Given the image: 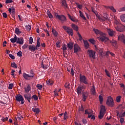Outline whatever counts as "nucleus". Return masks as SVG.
Instances as JSON below:
<instances>
[{
  "label": "nucleus",
  "instance_id": "obj_1",
  "mask_svg": "<svg viewBox=\"0 0 125 125\" xmlns=\"http://www.w3.org/2000/svg\"><path fill=\"white\" fill-rule=\"evenodd\" d=\"M30 75L27 73H23L22 77H23L24 79L26 80V81H31V80H33V79L35 78V73H34L33 69L30 71Z\"/></svg>",
  "mask_w": 125,
  "mask_h": 125
},
{
  "label": "nucleus",
  "instance_id": "obj_2",
  "mask_svg": "<svg viewBox=\"0 0 125 125\" xmlns=\"http://www.w3.org/2000/svg\"><path fill=\"white\" fill-rule=\"evenodd\" d=\"M98 41H101V42H107V41H110V39L108 37H106V35L104 33H102L99 37H97Z\"/></svg>",
  "mask_w": 125,
  "mask_h": 125
},
{
  "label": "nucleus",
  "instance_id": "obj_3",
  "mask_svg": "<svg viewBox=\"0 0 125 125\" xmlns=\"http://www.w3.org/2000/svg\"><path fill=\"white\" fill-rule=\"evenodd\" d=\"M105 113H106V109H105V106L102 105L101 106V110L100 112V114L98 116L99 119L100 120H102L103 119V117H104L105 115Z\"/></svg>",
  "mask_w": 125,
  "mask_h": 125
},
{
  "label": "nucleus",
  "instance_id": "obj_4",
  "mask_svg": "<svg viewBox=\"0 0 125 125\" xmlns=\"http://www.w3.org/2000/svg\"><path fill=\"white\" fill-rule=\"evenodd\" d=\"M106 105H107V106L109 107H114L115 103H114V100L113 99V97H112V96H110L107 97Z\"/></svg>",
  "mask_w": 125,
  "mask_h": 125
},
{
  "label": "nucleus",
  "instance_id": "obj_5",
  "mask_svg": "<svg viewBox=\"0 0 125 125\" xmlns=\"http://www.w3.org/2000/svg\"><path fill=\"white\" fill-rule=\"evenodd\" d=\"M55 16L57 19L60 20V21H61L62 23H64V22L67 21V18L63 15H59L58 13H55Z\"/></svg>",
  "mask_w": 125,
  "mask_h": 125
},
{
  "label": "nucleus",
  "instance_id": "obj_6",
  "mask_svg": "<svg viewBox=\"0 0 125 125\" xmlns=\"http://www.w3.org/2000/svg\"><path fill=\"white\" fill-rule=\"evenodd\" d=\"M62 29L65 31L66 33L68 35H70V36H74V31L70 27H68L65 25L62 26Z\"/></svg>",
  "mask_w": 125,
  "mask_h": 125
},
{
  "label": "nucleus",
  "instance_id": "obj_7",
  "mask_svg": "<svg viewBox=\"0 0 125 125\" xmlns=\"http://www.w3.org/2000/svg\"><path fill=\"white\" fill-rule=\"evenodd\" d=\"M80 82L84 83V84H88L86 77L84 75H82V74H80Z\"/></svg>",
  "mask_w": 125,
  "mask_h": 125
},
{
  "label": "nucleus",
  "instance_id": "obj_8",
  "mask_svg": "<svg viewBox=\"0 0 125 125\" xmlns=\"http://www.w3.org/2000/svg\"><path fill=\"white\" fill-rule=\"evenodd\" d=\"M15 97L16 101L18 102H21V105L24 104V98H23V96H22L21 94H18Z\"/></svg>",
  "mask_w": 125,
  "mask_h": 125
},
{
  "label": "nucleus",
  "instance_id": "obj_9",
  "mask_svg": "<svg viewBox=\"0 0 125 125\" xmlns=\"http://www.w3.org/2000/svg\"><path fill=\"white\" fill-rule=\"evenodd\" d=\"M115 28L118 32H125V26L122 24H120V26H115Z\"/></svg>",
  "mask_w": 125,
  "mask_h": 125
},
{
  "label": "nucleus",
  "instance_id": "obj_10",
  "mask_svg": "<svg viewBox=\"0 0 125 125\" xmlns=\"http://www.w3.org/2000/svg\"><path fill=\"white\" fill-rule=\"evenodd\" d=\"M87 52L88 53L90 58H93L95 59V51L92 50H88Z\"/></svg>",
  "mask_w": 125,
  "mask_h": 125
},
{
  "label": "nucleus",
  "instance_id": "obj_11",
  "mask_svg": "<svg viewBox=\"0 0 125 125\" xmlns=\"http://www.w3.org/2000/svg\"><path fill=\"white\" fill-rule=\"evenodd\" d=\"M82 97H83V102H85L86 101V99L88 97V92L86 91L83 92L82 94Z\"/></svg>",
  "mask_w": 125,
  "mask_h": 125
},
{
  "label": "nucleus",
  "instance_id": "obj_12",
  "mask_svg": "<svg viewBox=\"0 0 125 125\" xmlns=\"http://www.w3.org/2000/svg\"><path fill=\"white\" fill-rule=\"evenodd\" d=\"M74 53H78L81 50V48L78 44L76 43L74 45Z\"/></svg>",
  "mask_w": 125,
  "mask_h": 125
},
{
  "label": "nucleus",
  "instance_id": "obj_13",
  "mask_svg": "<svg viewBox=\"0 0 125 125\" xmlns=\"http://www.w3.org/2000/svg\"><path fill=\"white\" fill-rule=\"evenodd\" d=\"M24 97L25 100H27L28 102L31 103V99H32V95L31 94H26L24 95Z\"/></svg>",
  "mask_w": 125,
  "mask_h": 125
},
{
  "label": "nucleus",
  "instance_id": "obj_14",
  "mask_svg": "<svg viewBox=\"0 0 125 125\" xmlns=\"http://www.w3.org/2000/svg\"><path fill=\"white\" fill-rule=\"evenodd\" d=\"M17 43L21 44V45L24 43V38L23 37H18L17 40Z\"/></svg>",
  "mask_w": 125,
  "mask_h": 125
},
{
  "label": "nucleus",
  "instance_id": "obj_15",
  "mask_svg": "<svg viewBox=\"0 0 125 125\" xmlns=\"http://www.w3.org/2000/svg\"><path fill=\"white\" fill-rule=\"evenodd\" d=\"M83 86L81 85V86H79L76 90H77V93L78 95H80V94H82V92L83 91Z\"/></svg>",
  "mask_w": 125,
  "mask_h": 125
},
{
  "label": "nucleus",
  "instance_id": "obj_16",
  "mask_svg": "<svg viewBox=\"0 0 125 125\" xmlns=\"http://www.w3.org/2000/svg\"><path fill=\"white\" fill-rule=\"evenodd\" d=\"M118 41H121L125 44V36L124 34H120L118 37Z\"/></svg>",
  "mask_w": 125,
  "mask_h": 125
},
{
  "label": "nucleus",
  "instance_id": "obj_17",
  "mask_svg": "<svg viewBox=\"0 0 125 125\" xmlns=\"http://www.w3.org/2000/svg\"><path fill=\"white\" fill-rule=\"evenodd\" d=\"M67 48L68 50H72L73 49V47H74V42H69V43H67Z\"/></svg>",
  "mask_w": 125,
  "mask_h": 125
},
{
  "label": "nucleus",
  "instance_id": "obj_18",
  "mask_svg": "<svg viewBox=\"0 0 125 125\" xmlns=\"http://www.w3.org/2000/svg\"><path fill=\"white\" fill-rule=\"evenodd\" d=\"M107 33L110 37H113L114 35H115V32L112 29H107Z\"/></svg>",
  "mask_w": 125,
  "mask_h": 125
},
{
  "label": "nucleus",
  "instance_id": "obj_19",
  "mask_svg": "<svg viewBox=\"0 0 125 125\" xmlns=\"http://www.w3.org/2000/svg\"><path fill=\"white\" fill-rule=\"evenodd\" d=\"M104 7L106 8L107 9H110L111 11L113 12L114 13H115V12H117V10H115V8H114V6H105Z\"/></svg>",
  "mask_w": 125,
  "mask_h": 125
},
{
  "label": "nucleus",
  "instance_id": "obj_20",
  "mask_svg": "<svg viewBox=\"0 0 125 125\" xmlns=\"http://www.w3.org/2000/svg\"><path fill=\"white\" fill-rule=\"evenodd\" d=\"M104 7L106 8L107 9H110L111 11L113 12L114 13H115V12H117V10H115V8H114V6H105Z\"/></svg>",
  "mask_w": 125,
  "mask_h": 125
},
{
  "label": "nucleus",
  "instance_id": "obj_21",
  "mask_svg": "<svg viewBox=\"0 0 125 125\" xmlns=\"http://www.w3.org/2000/svg\"><path fill=\"white\" fill-rule=\"evenodd\" d=\"M109 41L110 43H111V44L112 45H113V46H114V47H116V46H117V41L114 40V39H113L112 40H108Z\"/></svg>",
  "mask_w": 125,
  "mask_h": 125
},
{
  "label": "nucleus",
  "instance_id": "obj_22",
  "mask_svg": "<svg viewBox=\"0 0 125 125\" xmlns=\"http://www.w3.org/2000/svg\"><path fill=\"white\" fill-rule=\"evenodd\" d=\"M24 90L26 93L30 92L31 91V86L29 84H27L26 87H24Z\"/></svg>",
  "mask_w": 125,
  "mask_h": 125
},
{
  "label": "nucleus",
  "instance_id": "obj_23",
  "mask_svg": "<svg viewBox=\"0 0 125 125\" xmlns=\"http://www.w3.org/2000/svg\"><path fill=\"white\" fill-rule=\"evenodd\" d=\"M91 92L92 95H95L96 94V90L95 89V86L93 85L92 88H91Z\"/></svg>",
  "mask_w": 125,
  "mask_h": 125
},
{
  "label": "nucleus",
  "instance_id": "obj_24",
  "mask_svg": "<svg viewBox=\"0 0 125 125\" xmlns=\"http://www.w3.org/2000/svg\"><path fill=\"white\" fill-rule=\"evenodd\" d=\"M28 48L29 50H30L31 51H36V49H39L38 48H36L35 46L31 45H30L28 46Z\"/></svg>",
  "mask_w": 125,
  "mask_h": 125
},
{
  "label": "nucleus",
  "instance_id": "obj_25",
  "mask_svg": "<svg viewBox=\"0 0 125 125\" xmlns=\"http://www.w3.org/2000/svg\"><path fill=\"white\" fill-rule=\"evenodd\" d=\"M71 27L74 31H76V32L79 31V26H78V25L73 23L71 24Z\"/></svg>",
  "mask_w": 125,
  "mask_h": 125
},
{
  "label": "nucleus",
  "instance_id": "obj_26",
  "mask_svg": "<svg viewBox=\"0 0 125 125\" xmlns=\"http://www.w3.org/2000/svg\"><path fill=\"white\" fill-rule=\"evenodd\" d=\"M93 30L94 33H96V35H100H100H102V33H103L101 31L96 28H93Z\"/></svg>",
  "mask_w": 125,
  "mask_h": 125
},
{
  "label": "nucleus",
  "instance_id": "obj_27",
  "mask_svg": "<svg viewBox=\"0 0 125 125\" xmlns=\"http://www.w3.org/2000/svg\"><path fill=\"white\" fill-rule=\"evenodd\" d=\"M114 24L116 25V26H120V25H122L121 23V21L119 19H115L114 20Z\"/></svg>",
  "mask_w": 125,
  "mask_h": 125
},
{
  "label": "nucleus",
  "instance_id": "obj_28",
  "mask_svg": "<svg viewBox=\"0 0 125 125\" xmlns=\"http://www.w3.org/2000/svg\"><path fill=\"white\" fill-rule=\"evenodd\" d=\"M83 42L85 48H88V47H89V43H88L87 41L83 40Z\"/></svg>",
  "mask_w": 125,
  "mask_h": 125
},
{
  "label": "nucleus",
  "instance_id": "obj_29",
  "mask_svg": "<svg viewBox=\"0 0 125 125\" xmlns=\"http://www.w3.org/2000/svg\"><path fill=\"white\" fill-rule=\"evenodd\" d=\"M10 42L12 43H14L15 42H17V36H16V35H15V37H14L13 38H11L10 39Z\"/></svg>",
  "mask_w": 125,
  "mask_h": 125
},
{
  "label": "nucleus",
  "instance_id": "obj_30",
  "mask_svg": "<svg viewBox=\"0 0 125 125\" xmlns=\"http://www.w3.org/2000/svg\"><path fill=\"white\" fill-rule=\"evenodd\" d=\"M62 6H64V7L67 8L68 5L67 4V2L66 0H62Z\"/></svg>",
  "mask_w": 125,
  "mask_h": 125
},
{
  "label": "nucleus",
  "instance_id": "obj_31",
  "mask_svg": "<svg viewBox=\"0 0 125 125\" xmlns=\"http://www.w3.org/2000/svg\"><path fill=\"white\" fill-rule=\"evenodd\" d=\"M46 83L47 84H48V85H53L54 82L51 79H49L48 81H46Z\"/></svg>",
  "mask_w": 125,
  "mask_h": 125
},
{
  "label": "nucleus",
  "instance_id": "obj_32",
  "mask_svg": "<svg viewBox=\"0 0 125 125\" xmlns=\"http://www.w3.org/2000/svg\"><path fill=\"white\" fill-rule=\"evenodd\" d=\"M15 34L18 35V36H19L20 34H21V33L22 32L20 30H19V28L16 27L15 29Z\"/></svg>",
  "mask_w": 125,
  "mask_h": 125
},
{
  "label": "nucleus",
  "instance_id": "obj_33",
  "mask_svg": "<svg viewBox=\"0 0 125 125\" xmlns=\"http://www.w3.org/2000/svg\"><path fill=\"white\" fill-rule=\"evenodd\" d=\"M32 111H33L34 113H36V114H39L40 112H41V110H40L39 108H32Z\"/></svg>",
  "mask_w": 125,
  "mask_h": 125
},
{
  "label": "nucleus",
  "instance_id": "obj_34",
  "mask_svg": "<svg viewBox=\"0 0 125 125\" xmlns=\"http://www.w3.org/2000/svg\"><path fill=\"white\" fill-rule=\"evenodd\" d=\"M93 111H92V110L87 109L85 110V114H92Z\"/></svg>",
  "mask_w": 125,
  "mask_h": 125
},
{
  "label": "nucleus",
  "instance_id": "obj_35",
  "mask_svg": "<svg viewBox=\"0 0 125 125\" xmlns=\"http://www.w3.org/2000/svg\"><path fill=\"white\" fill-rule=\"evenodd\" d=\"M47 14L50 19H52V18H53V16H52V14H51V13H50V11L49 10H47Z\"/></svg>",
  "mask_w": 125,
  "mask_h": 125
},
{
  "label": "nucleus",
  "instance_id": "obj_36",
  "mask_svg": "<svg viewBox=\"0 0 125 125\" xmlns=\"http://www.w3.org/2000/svg\"><path fill=\"white\" fill-rule=\"evenodd\" d=\"M62 50L63 51V54H65V51L67 50V45L65 43L62 45Z\"/></svg>",
  "mask_w": 125,
  "mask_h": 125
},
{
  "label": "nucleus",
  "instance_id": "obj_37",
  "mask_svg": "<svg viewBox=\"0 0 125 125\" xmlns=\"http://www.w3.org/2000/svg\"><path fill=\"white\" fill-rule=\"evenodd\" d=\"M79 13L81 17L83 19V20H86V18L83 15V12H82V11H79Z\"/></svg>",
  "mask_w": 125,
  "mask_h": 125
},
{
  "label": "nucleus",
  "instance_id": "obj_38",
  "mask_svg": "<svg viewBox=\"0 0 125 125\" xmlns=\"http://www.w3.org/2000/svg\"><path fill=\"white\" fill-rule=\"evenodd\" d=\"M120 19L122 22H124V23H125V14L121 15Z\"/></svg>",
  "mask_w": 125,
  "mask_h": 125
},
{
  "label": "nucleus",
  "instance_id": "obj_39",
  "mask_svg": "<svg viewBox=\"0 0 125 125\" xmlns=\"http://www.w3.org/2000/svg\"><path fill=\"white\" fill-rule=\"evenodd\" d=\"M52 33L54 35V37H57L58 36V33H57V31L55 29H52Z\"/></svg>",
  "mask_w": 125,
  "mask_h": 125
},
{
  "label": "nucleus",
  "instance_id": "obj_40",
  "mask_svg": "<svg viewBox=\"0 0 125 125\" xmlns=\"http://www.w3.org/2000/svg\"><path fill=\"white\" fill-rule=\"evenodd\" d=\"M25 28L26 29V31L28 32H30L31 31V29H32V27L31 26V25H28L25 26Z\"/></svg>",
  "mask_w": 125,
  "mask_h": 125
},
{
  "label": "nucleus",
  "instance_id": "obj_41",
  "mask_svg": "<svg viewBox=\"0 0 125 125\" xmlns=\"http://www.w3.org/2000/svg\"><path fill=\"white\" fill-rule=\"evenodd\" d=\"M67 15H68V18L70 20H71V21H72L73 22H75L76 21L75 20V18H74V17L71 16L69 14H68Z\"/></svg>",
  "mask_w": 125,
  "mask_h": 125
},
{
  "label": "nucleus",
  "instance_id": "obj_42",
  "mask_svg": "<svg viewBox=\"0 0 125 125\" xmlns=\"http://www.w3.org/2000/svg\"><path fill=\"white\" fill-rule=\"evenodd\" d=\"M99 98L100 104H102L103 103V101H104L103 97L101 95H100L99 97Z\"/></svg>",
  "mask_w": 125,
  "mask_h": 125
},
{
  "label": "nucleus",
  "instance_id": "obj_43",
  "mask_svg": "<svg viewBox=\"0 0 125 125\" xmlns=\"http://www.w3.org/2000/svg\"><path fill=\"white\" fill-rule=\"evenodd\" d=\"M11 67L14 69H17V64L15 62H12Z\"/></svg>",
  "mask_w": 125,
  "mask_h": 125
},
{
  "label": "nucleus",
  "instance_id": "obj_44",
  "mask_svg": "<svg viewBox=\"0 0 125 125\" xmlns=\"http://www.w3.org/2000/svg\"><path fill=\"white\" fill-rule=\"evenodd\" d=\"M122 98V96H118L116 97V102L117 103H120L121 102V99Z\"/></svg>",
  "mask_w": 125,
  "mask_h": 125
},
{
  "label": "nucleus",
  "instance_id": "obj_45",
  "mask_svg": "<svg viewBox=\"0 0 125 125\" xmlns=\"http://www.w3.org/2000/svg\"><path fill=\"white\" fill-rule=\"evenodd\" d=\"M63 119L65 120H67V119H68V113L65 111V113L63 114Z\"/></svg>",
  "mask_w": 125,
  "mask_h": 125
},
{
  "label": "nucleus",
  "instance_id": "obj_46",
  "mask_svg": "<svg viewBox=\"0 0 125 125\" xmlns=\"http://www.w3.org/2000/svg\"><path fill=\"white\" fill-rule=\"evenodd\" d=\"M41 46V43L40 42V39L37 40V43L36 46L35 47L36 48H38Z\"/></svg>",
  "mask_w": 125,
  "mask_h": 125
},
{
  "label": "nucleus",
  "instance_id": "obj_47",
  "mask_svg": "<svg viewBox=\"0 0 125 125\" xmlns=\"http://www.w3.org/2000/svg\"><path fill=\"white\" fill-rule=\"evenodd\" d=\"M34 99L35 101H37L38 99H39V98H38V96L37 95H34L31 97V99Z\"/></svg>",
  "mask_w": 125,
  "mask_h": 125
},
{
  "label": "nucleus",
  "instance_id": "obj_48",
  "mask_svg": "<svg viewBox=\"0 0 125 125\" xmlns=\"http://www.w3.org/2000/svg\"><path fill=\"white\" fill-rule=\"evenodd\" d=\"M104 72L106 76L108 77V78H111V76L110 75V72H109V71L107 69H105Z\"/></svg>",
  "mask_w": 125,
  "mask_h": 125
},
{
  "label": "nucleus",
  "instance_id": "obj_49",
  "mask_svg": "<svg viewBox=\"0 0 125 125\" xmlns=\"http://www.w3.org/2000/svg\"><path fill=\"white\" fill-rule=\"evenodd\" d=\"M75 4H76V5H77L78 8H79V9H83V5H80V3L78 2H76Z\"/></svg>",
  "mask_w": 125,
  "mask_h": 125
},
{
  "label": "nucleus",
  "instance_id": "obj_50",
  "mask_svg": "<svg viewBox=\"0 0 125 125\" xmlns=\"http://www.w3.org/2000/svg\"><path fill=\"white\" fill-rule=\"evenodd\" d=\"M77 35H78L80 42H82V41H83V37H82V35H81L80 32H78Z\"/></svg>",
  "mask_w": 125,
  "mask_h": 125
},
{
  "label": "nucleus",
  "instance_id": "obj_51",
  "mask_svg": "<svg viewBox=\"0 0 125 125\" xmlns=\"http://www.w3.org/2000/svg\"><path fill=\"white\" fill-rule=\"evenodd\" d=\"M61 42H60V41H58L56 43V45L57 47H59V48H60V44H61Z\"/></svg>",
  "mask_w": 125,
  "mask_h": 125
},
{
  "label": "nucleus",
  "instance_id": "obj_52",
  "mask_svg": "<svg viewBox=\"0 0 125 125\" xmlns=\"http://www.w3.org/2000/svg\"><path fill=\"white\" fill-rule=\"evenodd\" d=\"M2 122H6V121H8V117H6L5 118L2 117L1 119Z\"/></svg>",
  "mask_w": 125,
  "mask_h": 125
},
{
  "label": "nucleus",
  "instance_id": "obj_53",
  "mask_svg": "<svg viewBox=\"0 0 125 125\" xmlns=\"http://www.w3.org/2000/svg\"><path fill=\"white\" fill-rule=\"evenodd\" d=\"M37 87H38V89H42V84H38L37 85H36Z\"/></svg>",
  "mask_w": 125,
  "mask_h": 125
},
{
  "label": "nucleus",
  "instance_id": "obj_54",
  "mask_svg": "<svg viewBox=\"0 0 125 125\" xmlns=\"http://www.w3.org/2000/svg\"><path fill=\"white\" fill-rule=\"evenodd\" d=\"M33 41H34V40L33 39V38L32 37H30L29 44H32V43H33Z\"/></svg>",
  "mask_w": 125,
  "mask_h": 125
},
{
  "label": "nucleus",
  "instance_id": "obj_55",
  "mask_svg": "<svg viewBox=\"0 0 125 125\" xmlns=\"http://www.w3.org/2000/svg\"><path fill=\"white\" fill-rule=\"evenodd\" d=\"M13 83H10L9 84L8 89H12L13 88Z\"/></svg>",
  "mask_w": 125,
  "mask_h": 125
},
{
  "label": "nucleus",
  "instance_id": "obj_56",
  "mask_svg": "<svg viewBox=\"0 0 125 125\" xmlns=\"http://www.w3.org/2000/svg\"><path fill=\"white\" fill-rule=\"evenodd\" d=\"M64 86L65 87H66V88H70V83H65V84H64Z\"/></svg>",
  "mask_w": 125,
  "mask_h": 125
},
{
  "label": "nucleus",
  "instance_id": "obj_57",
  "mask_svg": "<svg viewBox=\"0 0 125 125\" xmlns=\"http://www.w3.org/2000/svg\"><path fill=\"white\" fill-rule=\"evenodd\" d=\"M41 66L43 69H47V66H46V65H44L43 62H42Z\"/></svg>",
  "mask_w": 125,
  "mask_h": 125
},
{
  "label": "nucleus",
  "instance_id": "obj_58",
  "mask_svg": "<svg viewBox=\"0 0 125 125\" xmlns=\"http://www.w3.org/2000/svg\"><path fill=\"white\" fill-rule=\"evenodd\" d=\"M17 55H18V56H19V57H21V56H22V52L21 51H19L17 53Z\"/></svg>",
  "mask_w": 125,
  "mask_h": 125
},
{
  "label": "nucleus",
  "instance_id": "obj_59",
  "mask_svg": "<svg viewBox=\"0 0 125 125\" xmlns=\"http://www.w3.org/2000/svg\"><path fill=\"white\" fill-rule=\"evenodd\" d=\"M88 41L91 42V43H93V44L95 43V41L93 39H89Z\"/></svg>",
  "mask_w": 125,
  "mask_h": 125
},
{
  "label": "nucleus",
  "instance_id": "obj_60",
  "mask_svg": "<svg viewBox=\"0 0 125 125\" xmlns=\"http://www.w3.org/2000/svg\"><path fill=\"white\" fill-rule=\"evenodd\" d=\"M13 0H6L5 3H12Z\"/></svg>",
  "mask_w": 125,
  "mask_h": 125
},
{
  "label": "nucleus",
  "instance_id": "obj_61",
  "mask_svg": "<svg viewBox=\"0 0 125 125\" xmlns=\"http://www.w3.org/2000/svg\"><path fill=\"white\" fill-rule=\"evenodd\" d=\"M14 73H15V70L12 69L11 71V75L13 76V78L15 77V75H14Z\"/></svg>",
  "mask_w": 125,
  "mask_h": 125
},
{
  "label": "nucleus",
  "instance_id": "obj_62",
  "mask_svg": "<svg viewBox=\"0 0 125 125\" xmlns=\"http://www.w3.org/2000/svg\"><path fill=\"white\" fill-rule=\"evenodd\" d=\"M124 122L125 119H124V118H121L120 120V122L121 123V124H123Z\"/></svg>",
  "mask_w": 125,
  "mask_h": 125
},
{
  "label": "nucleus",
  "instance_id": "obj_63",
  "mask_svg": "<svg viewBox=\"0 0 125 125\" xmlns=\"http://www.w3.org/2000/svg\"><path fill=\"white\" fill-rule=\"evenodd\" d=\"M2 15L4 18H7V14H6V13H3Z\"/></svg>",
  "mask_w": 125,
  "mask_h": 125
},
{
  "label": "nucleus",
  "instance_id": "obj_64",
  "mask_svg": "<svg viewBox=\"0 0 125 125\" xmlns=\"http://www.w3.org/2000/svg\"><path fill=\"white\" fill-rule=\"evenodd\" d=\"M11 16L12 17V20L15 21V14H12Z\"/></svg>",
  "mask_w": 125,
  "mask_h": 125
}]
</instances>
